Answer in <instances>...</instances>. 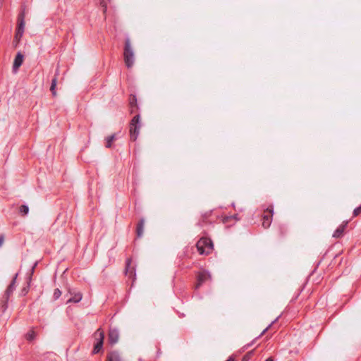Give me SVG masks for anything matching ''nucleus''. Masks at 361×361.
Segmentation results:
<instances>
[{
  "mask_svg": "<svg viewBox=\"0 0 361 361\" xmlns=\"http://www.w3.org/2000/svg\"><path fill=\"white\" fill-rule=\"evenodd\" d=\"M124 61L128 68H131L134 64V53L129 44H126L125 47Z\"/></svg>",
  "mask_w": 361,
  "mask_h": 361,
  "instance_id": "obj_6",
  "label": "nucleus"
},
{
  "mask_svg": "<svg viewBox=\"0 0 361 361\" xmlns=\"http://www.w3.org/2000/svg\"><path fill=\"white\" fill-rule=\"evenodd\" d=\"M4 242V235L3 234L0 235V247L2 246Z\"/></svg>",
  "mask_w": 361,
  "mask_h": 361,
  "instance_id": "obj_26",
  "label": "nucleus"
},
{
  "mask_svg": "<svg viewBox=\"0 0 361 361\" xmlns=\"http://www.w3.org/2000/svg\"><path fill=\"white\" fill-rule=\"evenodd\" d=\"M36 337V334L33 329L30 330L26 334H25V338L28 341H33Z\"/></svg>",
  "mask_w": 361,
  "mask_h": 361,
  "instance_id": "obj_18",
  "label": "nucleus"
},
{
  "mask_svg": "<svg viewBox=\"0 0 361 361\" xmlns=\"http://www.w3.org/2000/svg\"><path fill=\"white\" fill-rule=\"evenodd\" d=\"M265 361H273V359L271 357H269Z\"/></svg>",
  "mask_w": 361,
  "mask_h": 361,
  "instance_id": "obj_29",
  "label": "nucleus"
},
{
  "mask_svg": "<svg viewBox=\"0 0 361 361\" xmlns=\"http://www.w3.org/2000/svg\"><path fill=\"white\" fill-rule=\"evenodd\" d=\"M348 221H343L334 231L333 237L335 238H340L343 236L344 231L348 226Z\"/></svg>",
  "mask_w": 361,
  "mask_h": 361,
  "instance_id": "obj_9",
  "label": "nucleus"
},
{
  "mask_svg": "<svg viewBox=\"0 0 361 361\" xmlns=\"http://www.w3.org/2000/svg\"><path fill=\"white\" fill-rule=\"evenodd\" d=\"M18 276V274H16V275L14 276L12 281L11 282V283L9 284V286H8V288H6V291H5V295H4V300L2 302V308H3V310L4 311L6 307H7V301L9 299V297L12 295L13 290H15L16 288V279H17V277Z\"/></svg>",
  "mask_w": 361,
  "mask_h": 361,
  "instance_id": "obj_4",
  "label": "nucleus"
},
{
  "mask_svg": "<svg viewBox=\"0 0 361 361\" xmlns=\"http://www.w3.org/2000/svg\"><path fill=\"white\" fill-rule=\"evenodd\" d=\"M106 361H123V358L119 352L113 350L107 354Z\"/></svg>",
  "mask_w": 361,
  "mask_h": 361,
  "instance_id": "obj_10",
  "label": "nucleus"
},
{
  "mask_svg": "<svg viewBox=\"0 0 361 361\" xmlns=\"http://www.w3.org/2000/svg\"><path fill=\"white\" fill-rule=\"evenodd\" d=\"M37 265V263H35L34 264V266L32 267L31 269V271H30V276L28 278V283H27V286L26 287H24L23 289H22V294L23 295H26L27 293H28V290H29V288H30V281H31V278H32V275L34 272V270H35V268Z\"/></svg>",
  "mask_w": 361,
  "mask_h": 361,
  "instance_id": "obj_16",
  "label": "nucleus"
},
{
  "mask_svg": "<svg viewBox=\"0 0 361 361\" xmlns=\"http://www.w3.org/2000/svg\"><path fill=\"white\" fill-rule=\"evenodd\" d=\"M361 214V204L353 211V216H357Z\"/></svg>",
  "mask_w": 361,
  "mask_h": 361,
  "instance_id": "obj_22",
  "label": "nucleus"
},
{
  "mask_svg": "<svg viewBox=\"0 0 361 361\" xmlns=\"http://www.w3.org/2000/svg\"><path fill=\"white\" fill-rule=\"evenodd\" d=\"M61 295V292L59 288H56L54 290V298L55 300L59 298V297Z\"/></svg>",
  "mask_w": 361,
  "mask_h": 361,
  "instance_id": "obj_21",
  "label": "nucleus"
},
{
  "mask_svg": "<svg viewBox=\"0 0 361 361\" xmlns=\"http://www.w3.org/2000/svg\"><path fill=\"white\" fill-rule=\"evenodd\" d=\"M280 229H281V235H283L284 232H283V228H281Z\"/></svg>",
  "mask_w": 361,
  "mask_h": 361,
  "instance_id": "obj_30",
  "label": "nucleus"
},
{
  "mask_svg": "<svg viewBox=\"0 0 361 361\" xmlns=\"http://www.w3.org/2000/svg\"><path fill=\"white\" fill-rule=\"evenodd\" d=\"M55 86H56V83H55V82L54 81V82H53V83H52V85H51V88H50V90L52 92V93H53L54 94H56V92H55V91H54Z\"/></svg>",
  "mask_w": 361,
  "mask_h": 361,
  "instance_id": "obj_25",
  "label": "nucleus"
},
{
  "mask_svg": "<svg viewBox=\"0 0 361 361\" xmlns=\"http://www.w3.org/2000/svg\"><path fill=\"white\" fill-rule=\"evenodd\" d=\"M197 283L195 285V289L197 290L206 281L211 280L210 274L206 270H201L196 274Z\"/></svg>",
  "mask_w": 361,
  "mask_h": 361,
  "instance_id": "obj_5",
  "label": "nucleus"
},
{
  "mask_svg": "<svg viewBox=\"0 0 361 361\" xmlns=\"http://www.w3.org/2000/svg\"><path fill=\"white\" fill-rule=\"evenodd\" d=\"M226 361H235L234 358H233L232 357H230Z\"/></svg>",
  "mask_w": 361,
  "mask_h": 361,
  "instance_id": "obj_28",
  "label": "nucleus"
},
{
  "mask_svg": "<svg viewBox=\"0 0 361 361\" xmlns=\"http://www.w3.org/2000/svg\"><path fill=\"white\" fill-rule=\"evenodd\" d=\"M29 212V207L25 205V204H23L21 205L20 207H19V213L22 215V216H25L28 214Z\"/></svg>",
  "mask_w": 361,
  "mask_h": 361,
  "instance_id": "obj_19",
  "label": "nucleus"
},
{
  "mask_svg": "<svg viewBox=\"0 0 361 361\" xmlns=\"http://www.w3.org/2000/svg\"><path fill=\"white\" fill-rule=\"evenodd\" d=\"M196 247L200 255H207L214 250V245L210 238L202 237L196 243Z\"/></svg>",
  "mask_w": 361,
  "mask_h": 361,
  "instance_id": "obj_1",
  "label": "nucleus"
},
{
  "mask_svg": "<svg viewBox=\"0 0 361 361\" xmlns=\"http://www.w3.org/2000/svg\"><path fill=\"white\" fill-rule=\"evenodd\" d=\"M210 213H207L204 215H202L201 220L199 222V224L201 226H203L207 223V218L210 216Z\"/></svg>",
  "mask_w": 361,
  "mask_h": 361,
  "instance_id": "obj_20",
  "label": "nucleus"
},
{
  "mask_svg": "<svg viewBox=\"0 0 361 361\" xmlns=\"http://www.w3.org/2000/svg\"><path fill=\"white\" fill-rule=\"evenodd\" d=\"M119 334L116 329H111L109 333V341L111 344H115L118 342Z\"/></svg>",
  "mask_w": 361,
  "mask_h": 361,
  "instance_id": "obj_11",
  "label": "nucleus"
},
{
  "mask_svg": "<svg viewBox=\"0 0 361 361\" xmlns=\"http://www.w3.org/2000/svg\"><path fill=\"white\" fill-rule=\"evenodd\" d=\"M233 219H235V221H237L235 216H226L224 219V223H227L229 220Z\"/></svg>",
  "mask_w": 361,
  "mask_h": 361,
  "instance_id": "obj_23",
  "label": "nucleus"
},
{
  "mask_svg": "<svg viewBox=\"0 0 361 361\" xmlns=\"http://www.w3.org/2000/svg\"><path fill=\"white\" fill-rule=\"evenodd\" d=\"M269 326H270V325H269L268 327H267V328H266V329H265L262 332V334L259 336V337H261L262 336H263V335L265 334V332L268 330V329L269 328Z\"/></svg>",
  "mask_w": 361,
  "mask_h": 361,
  "instance_id": "obj_27",
  "label": "nucleus"
},
{
  "mask_svg": "<svg viewBox=\"0 0 361 361\" xmlns=\"http://www.w3.org/2000/svg\"><path fill=\"white\" fill-rule=\"evenodd\" d=\"M126 274L128 276L129 279H132L133 282L135 281L136 279L135 274V269L133 266L131 265V259H127L126 263Z\"/></svg>",
  "mask_w": 361,
  "mask_h": 361,
  "instance_id": "obj_8",
  "label": "nucleus"
},
{
  "mask_svg": "<svg viewBox=\"0 0 361 361\" xmlns=\"http://www.w3.org/2000/svg\"><path fill=\"white\" fill-rule=\"evenodd\" d=\"M144 226H145V219H141L137 224L136 226V234L137 238H140L143 235L144 232Z\"/></svg>",
  "mask_w": 361,
  "mask_h": 361,
  "instance_id": "obj_12",
  "label": "nucleus"
},
{
  "mask_svg": "<svg viewBox=\"0 0 361 361\" xmlns=\"http://www.w3.org/2000/svg\"><path fill=\"white\" fill-rule=\"evenodd\" d=\"M23 56L20 53L17 54L14 62H13V68L17 70L23 62Z\"/></svg>",
  "mask_w": 361,
  "mask_h": 361,
  "instance_id": "obj_14",
  "label": "nucleus"
},
{
  "mask_svg": "<svg viewBox=\"0 0 361 361\" xmlns=\"http://www.w3.org/2000/svg\"><path fill=\"white\" fill-rule=\"evenodd\" d=\"M141 128L140 116V114H136L130 121V135L133 141H135L139 135V131Z\"/></svg>",
  "mask_w": 361,
  "mask_h": 361,
  "instance_id": "obj_2",
  "label": "nucleus"
},
{
  "mask_svg": "<svg viewBox=\"0 0 361 361\" xmlns=\"http://www.w3.org/2000/svg\"><path fill=\"white\" fill-rule=\"evenodd\" d=\"M70 293L73 296L67 301L68 303L79 302L82 300V293L80 292L72 293L71 291H70Z\"/></svg>",
  "mask_w": 361,
  "mask_h": 361,
  "instance_id": "obj_13",
  "label": "nucleus"
},
{
  "mask_svg": "<svg viewBox=\"0 0 361 361\" xmlns=\"http://www.w3.org/2000/svg\"><path fill=\"white\" fill-rule=\"evenodd\" d=\"M252 351H250V352H249L248 353H247V354L243 357V360H244V361L247 360L250 358V356L252 355Z\"/></svg>",
  "mask_w": 361,
  "mask_h": 361,
  "instance_id": "obj_24",
  "label": "nucleus"
},
{
  "mask_svg": "<svg viewBox=\"0 0 361 361\" xmlns=\"http://www.w3.org/2000/svg\"><path fill=\"white\" fill-rule=\"evenodd\" d=\"M23 31H24V22L23 20H21L18 25V29L16 31V39L17 42H19L20 37H22Z\"/></svg>",
  "mask_w": 361,
  "mask_h": 361,
  "instance_id": "obj_15",
  "label": "nucleus"
},
{
  "mask_svg": "<svg viewBox=\"0 0 361 361\" xmlns=\"http://www.w3.org/2000/svg\"><path fill=\"white\" fill-rule=\"evenodd\" d=\"M273 212L274 209L272 206L269 207L264 211V214L262 216V226L264 228H267L270 226L272 221Z\"/></svg>",
  "mask_w": 361,
  "mask_h": 361,
  "instance_id": "obj_7",
  "label": "nucleus"
},
{
  "mask_svg": "<svg viewBox=\"0 0 361 361\" xmlns=\"http://www.w3.org/2000/svg\"><path fill=\"white\" fill-rule=\"evenodd\" d=\"M116 140L115 135H111L106 138V147L110 148L112 146L113 142Z\"/></svg>",
  "mask_w": 361,
  "mask_h": 361,
  "instance_id": "obj_17",
  "label": "nucleus"
},
{
  "mask_svg": "<svg viewBox=\"0 0 361 361\" xmlns=\"http://www.w3.org/2000/svg\"><path fill=\"white\" fill-rule=\"evenodd\" d=\"M94 336L96 341L94 343V349L92 350L93 354H97L102 349L104 333L101 329H98L94 334Z\"/></svg>",
  "mask_w": 361,
  "mask_h": 361,
  "instance_id": "obj_3",
  "label": "nucleus"
},
{
  "mask_svg": "<svg viewBox=\"0 0 361 361\" xmlns=\"http://www.w3.org/2000/svg\"><path fill=\"white\" fill-rule=\"evenodd\" d=\"M255 340H254L250 344H248L246 347H249L254 342H255Z\"/></svg>",
  "mask_w": 361,
  "mask_h": 361,
  "instance_id": "obj_31",
  "label": "nucleus"
}]
</instances>
